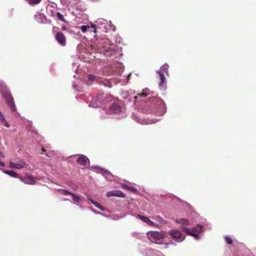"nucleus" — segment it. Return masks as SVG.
<instances>
[{
    "label": "nucleus",
    "mask_w": 256,
    "mask_h": 256,
    "mask_svg": "<svg viewBox=\"0 0 256 256\" xmlns=\"http://www.w3.org/2000/svg\"><path fill=\"white\" fill-rule=\"evenodd\" d=\"M179 222L180 224H184V225H186V226H188L190 224L189 220L186 218L180 219L179 220Z\"/></svg>",
    "instance_id": "20"
},
{
    "label": "nucleus",
    "mask_w": 256,
    "mask_h": 256,
    "mask_svg": "<svg viewBox=\"0 0 256 256\" xmlns=\"http://www.w3.org/2000/svg\"><path fill=\"white\" fill-rule=\"evenodd\" d=\"M10 166L12 168H16V163L14 162H10Z\"/></svg>",
    "instance_id": "30"
},
{
    "label": "nucleus",
    "mask_w": 256,
    "mask_h": 256,
    "mask_svg": "<svg viewBox=\"0 0 256 256\" xmlns=\"http://www.w3.org/2000/svg\"><path fill=\"white\" fill-rule=\"evenodd\" d=\"M62 30H66V26H62Z\"/></svg>",
    "instance_id": "34"
},
{
    "label": "nucleus",
    "mask_w": 256,
    "mask_h": 256,
    "mask_svg": "<svg viewBox=\"0 0 256 256\" xmlns=\"http://www.w3.org/2000/svg\"><path fill=\"white\" fill-rule=\"evenodd\" d=\"M108 197H110L112 196H117L120 198H125L126 195L122 191L119 190H116L112 191H110L106 192V194Z\"/></svg>",
    "instance_id": "8"
},
{
    "label": "nucleus",
    "mask_w": 256,
    "mask_h": 256,
    "mask_svg": "<svg viewBox=\"0 0 256 256\" xmlns=\"http://www.w3.org/2000/svg\"><path fill=\"white\" fill-rule=\"evenodd\" d=\"M160 100V102H162V103L163 102V101L162 100Z\"/></svg>",
    "instance_id": "37"
},
{
    "label": "nucleus",
    "mask_w": 256,
    "mask_h": 256,
    "mask_svg": "<svg viewBox=\"0 0 256 256\" xmlns=\"http://www.w3.org/2000/svg\"><path fill=\"white\" fill-rule=\"evenodd\" d=\"M110 108L112 110H113L115 112H117L120 110V108L118 104L114 102L112 104Z\"/></svg>",
    "instance_id": "15"
},
{
    "label": "nucleus",
    "mask_w": 256,
    "mask_h": 256,
    "mask_svg": "<svg viewBox=\"0 0 256 256\" xmlns=\"http://www.w3.org/2000/svg\"><path fill=\"white\" fill-rule=\"evenodd\" d=\"M59 192L60 193H61L62 194L64 195V196L72 194V193H71L70 192H68L67 190H64V189L60 190Z\"/></svg>",
    "instance_id": "22"
},
{
    "label": "nucleus",
    "mask_w": 256,
    "mask_h": 256,
    "mask_svg": "<svg viewBox=\"0 0 256 256\" xmlns=\"http://www.w3.org/2000/svg\"><path fill=\"white\" fill-rule=\"evenodd\" d=\"M106 172H108L107 170H105L104 174H106Z\"/></svg>",
    "instance_id": "39"
},
{
    "label": "nucleus",
    "mask_w": 256,
    "mask_h": 256,
    "mask_svg": "<svg viewBox=\"0 0 256 256\" xmlns=\"http://www.w3.org/2000/svg\"><path fill=\"white\" fill-rule=\"evenodd\" d=\"M71 196H72V200L75 202H80V198L79 196H77V195H75L73 194H71Z\"/></svg>",
    "instance_id": "21"
},
{
    "label": "nucleus",
    "mask_w": 256,
    "mask_h": 256,
    "mask_svg": "<svg viewBox=\"0 0 256 256\" xmlns=\"http://www.w3.org/2000/svg\"><path fill=\"white\" fill-rule=\"evenodd\" d=\"M168 68L169 66L166 63H165L161 66L159 71H161L162 73H165L167 76H168Z\"/></svg>",
    "instance_id": "13"
},
{
    "label": "nucleus",
    "mask_w": 256,
    "mask_h": 256,
    "mask_svg": "<svg viewBox=\"0 0 256 256\" xmlns=\"http://www.w3.org/2000/svg\"><path fill=\"white\" fill-rule=\"evenodd\" d=\"M96 25L94 24H91V27L94 28V30H93V32L94 34H96Z\"/></svg>",
    "instance_id": "31"
},
{
    "label": "nucleus",
    "mask_w": 256,
    "mask_h": 256,
    "mask_svg": "<svg viewBox=\"0 0 256 256\" xmlns=\"http://www.w3.org/2000/svg\"><path fill=\"white\" fill-rule=\"evenodd\" d=\"M188 234L190 235V236H192L194 237L196 239H198V234L194 233L192 231V230H190V234Z\"/></svg>",
    "instance_id": "27"
},
{
    "label": "nucleus",
    "mask_w": 256,
    "mask_h": 256,
    "mask_svg": "<svg viewBox=\"0 0 256 256\" xmlns=\"http://www.w3.org/2000/svg\"><path fill=\"white\" fill-rule=\"evenodd\" d=\"M106 98V96L104 94H98L92 100L90 106L96 108L105 106L107 102Z\"/></svg>",
    "instance_id": "1"
},
{
    "label": "nucleus",
    "mask_w": 256,
    "mask_h": 256,
    "mask_svg": "<svg viewBox=\"0 0 256 256\" xmlns=\"http://www.w3.org/2000/svg\"><path fill=\"white\" fill-rule=\"evenodd\" d=\"M56 14L58 20H60L62 22H66V20H65L62 14H61L60 12H57Z\"/></svg>",
    "instance_id": "19"
},
{
    "label": "nucleus",
    "mask_w": 256,
    "mask_h": 256,
    "mask_svg": "<svg viewBox=\"0 0 256 256\" xmlns=\"http://www.w3.org/2000/svg\"><path fill=\"white\" fill-rule=\"evenodd\" d=\"M88 28H90V26L88 25L80 26V30L83 32H85Z\"/></svg>",
    "instance_id": "26"
},
{
    "label": "nucleus",
    "mask_w": 256,
    "mask_h": 256,
    "mask_svg": "<svg viewBox=\"0 0 256 256\" xmlns=\"http://www.w3.org/2000/svg\"><path fill=\"white\" fill-rule=\"evenodd\" d=\"M150 236L152 240L156 241L162 239L164 238V235L160 232L154 231L150 233Z\"/></svg>",
    "instance_id": "7"
},
{
    "label": "nucleus",
    "mask_w": 256,
    "mask_h": 256,
    "mask_svg": "<svg viewBox=\"0 0 256 256\" xmlns=\"http://www.w3.org/2000/svg\"><path fill=\"white\" fill-rule=\"evenodd\" d=\"M20 180L21 182L26 184H34L36 182V178L29 174H26L24 178H20Z\"/></svg>",
    "instance_id": "6"
},
{
    "label": "nucleus",
    "mask_w": 256,
    "mask_h": 256,
    "mask_svg": "<svg viewBox=\"0 0 256 256\" xmlns=\"http://www.w3.org/2000/svg\"><path fill=\"white\" fill-rule=\"evenodd\" d=\"M41 0H29L28 2L30 4H36L40 2Z\"/></svg>",
    "instance_id": "25"
},
{
    "label": "nucleus",
    "mask_w": 256,
    "mask_h": 256,
    "mask_svg": "<svg viewBox=\"0 0 256 256\" xmlns=\"http://www.w3.org/2000/svg\"><path fill=\"white\" fill-rule=\"evenodd\" d=\"M88 79L90 81H95L97 80V77L93 74H89L88 76Z\"/></svg>",
    "instance_id": "24"
},
{
    "label": "nucleus",
    "mask_w": 256,
    "mask_h": 256,
    "mask_svg": "<svg viewBox=\"0 0 256 256\" xmlns=\"http://www.w3.org/2000/svg\"><path fill=\"white\" fill-rule=\"evenodd\" d=\"M138 217L143 222L148 224L150 226H152L154 222L148 217L138 214Z\"/></svg>",
    "instance_id": "11"
},
{
    "label": "nucleus",
    "mask_w": 256,
    "mask_h": 256,
    "mask_svg": "<svg viewBox=\"0 0 256 256\" xmlns=\"http://www.w3.org/2000/svg\"><path fill=\"white\" fill-rule=\"evenodd\" d=\"M182 231L188 234H190V230L188 229L186 227H182Z\"/></svg>",
    "instance_id": "28"
},
{
    "label": "nucleus",
    "mask_w": 256,
    "mask_h": 256,
    "mask_svg": "<svg viewBox=\"0 0 256 256\" xmlns=\"http://www.w3.org/2000/svg\"><path fill=\"white\" fill-rule=\"evenodd\" d=\"M94 37H96V35H94Z\"/></svg>",
    "instance_id": "40"
},
{
    "label": "nucleus",
    "mask_w": 256,
    "mask_h": 256,
    "mask_svg": "<svg viewBox=\"0 0 256 256\" xmlns=\"http://www.w3.org/2000/svg\"><path fill=\"white\" fill-rule=\"evenodd\" d=\"M142 96L143 97H146V95L144 94H142Z\"/></svg>",
    "instance_id": "35"
},
{
    "label": "nucleus",
    "mask_w": 256,
    "mask_h": 256,
    "mask_svg": "<svg viewBox=\"0 0 256 256\" xmlns=\"http://www.w3.org/2000/svg\"><path fill=\"white\" fill-rule=\"evenodd\" d=\"M55 39L57 42L62 46H64L66 44V38L64 34L58 32L54 36Z\"/></svg>",
    "instance_id": "5"
},
{
    "label": "nucleus",
    "mask_w": 256,
    "mask_h": 256,
    "mask_svg": "<svg viewBox=\"0 0 256 256\" xmlns=\"http://www.w3.org/2000/svg\"><path fill=\"white\" fill-rule=\"evenodd\" d=\"M122 188L126 189V190H130L132 192H137V190L134 188V187L133 186H128V185H126L125 184H124L122 186Z\"/></svg>",
    "instance_id": "16"
},
{
    "label": "nucleus",
    "mask_w": 256,
    "mask_h": 256,
    "mask_svg": "<svg viewBox=\"0 0 256 256\" xmlns=\"http://www.w3.org/2000/svg\"><path fill=\"white\" fill-rule=\"evenodd\" d=\"M42 152H45V151H46V150H45V149H44V148L43 147V148H42Z\"/></svg>",
    "instance_id": "36"
},
{
    "label": "nucleus",
    "mask_w": 256,
    "mask_h": 256,
    "mask_svg": "<svg viewBox=\"0 0 256 256\" xmlns=\"http://www.w3.org/2000/svg\"><path fill=\"white\" fill-rule=\"evenodd\" d=\"M91 202L96 208H99L100 210H104V208L103 206L98 202L94 200H92Z\"/></svg>",
    "instance_id": "18"
},
{
    "label": "nucleus",
    "mask_w": 256,
    "mask_h": 256,
    "mask_svg": "<svg viewBox=\"0 0 256 256\" xmlns=\"http://www.w3.org/2000/svg\"><path fill=\"white\" fill-rule=\"evenodd\" d=\"M5 166V164L4 162H0V166L2 167H4Z\"/></svg>",
    "instance_id": "33"
},
{
    "label": "nucleus",
    "mask_w": 256,
    "mask_h": 256,
    "mask_svg": "<svg viewBox=\"0 0 256 256\" xmlns=\"http://www.w3.org/2000/svg\"><path fill=\"white\" fill-rule=\"evenodd\" d=\"M3 172L11 176L18 178L19 179L20 178V177H19V174L18 173L14 172V170H4Z\"/></svg>",
    "instance_id": "12"
},
{
    "label": "nucleus",
    "mask_w": 256,
    "mask_h": 256,
    "mask_svg": "<svg viewBox=\"0 0 256 256\" xmlns=\"http://www.w3.org/2000/svg\"><path fill=\"white\" fill-rule=\"evenodd\" d=\"M46 156H48V157H50V156H49L48 154H46Z\"/></svg>",
    "instance_id": "38"
},
{
    "label": "nucleus",
    "mask_w": 256,
    "mask_h": 256,
    "mask_svg": "<svg viewBox=\"0 0 256 256\" xmlns=\"http://www.w3.org/2000/svg\"><path fill=\"white\" fill-rule=\"evenodd\" d=\"M0 122L3 124L7 127V128H8L10 126V125L5 120V118H4V121H0Z\"/></svg>",
    "instance_id": "29"
},
{
    "label": "nucleus",
    "mask_w": 256,
    "mask_h": 256,
    "mask_svg": "<svg viewBox=\"0 0 256 256\" xmlns=\"http://www.w3.org/2000/svg\"><path fill=\"white\" fill-rule=\"evenodd\" d=\"M226 241L229 244H232L233 242L232 238L229 236H226L224 238Z\"/></svg>",
    "instance_id": "23"
},
{
    "label": "nucleus",
    "mask_w": 256,
    "mask_h": 256,
    "mask_svg": "<svg viewBox=\"0 0 256 256\" xmlns=\"http://www.w3.org/2000/svg\"><path fill=\"white\" fill-rule=\"evenodd\" d=\"M88 158L84 155H79L78 158L77 159V163L81 166H86L87 164V161Z\"/></svg>",
    "instance_id": "9"
},
{
    "label": "nucleus",
    "mask_w": 256,
    "mask_h": 256,
    "mask_svg": "<svg viewBox=\"0 0 256 256\" xmlns=\"http://www.w3.org/2000/svg\"><path fill=\"white\" fill-rule=\"evenodd\" d=\"M4 116L0 112V122L4 120Z\"/></svg>",
    "instance_id": "32"
},
{
    "label": "nucleus",
    "mask_w": 256,
    "mask_h": 256,
    "mask_svg": "<svg viewBox=\"0 0 256 256\" xmlns=\"http://www.w3.org/2000/svg\"><path fill=\"white\" fill-rule=\"evenodd\" d=\"M102 42L104 45L102 46V48L100 49L101 52H102L105 56H111L115 52L114 50L110 47H107L105 44L106 42H109L108 40V39H104L102 40Z\"/></svg>",
    "instance_id": "3"
},
{
    "label": "nucleus",
    "mask_w": 256,
    "mask_h": 256,
    "mask_svg": "<svg viewBox=\"0 0 256 256\" xmlns=\"http://www.w3.org/2000/svg\"><path fill=\"white\" fill-rule=\"evenodd\" d=\"M26 164V162L24 160H22L18 161L17 163H16V168L17 169H21L25 166Z\"/></svg>",
    "instance_id": "14"
},
{
    "label": "nucleus",
    "mask_w": 256,
    "mask_h": 256,
    "mask_svg": "<svg viewBox=\"0 0 256 256\" xmlns=\"http://www.w3.org/2000/svg\"><path fill=\"white\" fill-rule=\"evenodd\" d=\"M203 230V226L202 225H198L192 229L194 232H201Z\"/></svg>",
    "instance_id": "17"
},
{
    "label": "nucleus",
    "mask_w": 256,
    "mask_h": 256,
    "mask_svg": "<svg viewBox=\"0 0 256 256\" xmlns=\"http://www.w3.org/2000/svg\"><path fill=\"white\" fill-rule=\"evenodd\" d=\"M3 95L6 102L8 105L11 110L12 112H15L16 110V108L14 104V98L12 94L6 91L4 92Z\"/></svg>",
    "instance_id": "2"
},
{
    "label": "nucleus",
    "mask_w": 256,
    "mask_h": 256,
    "mask_svg": "<svg viewBox=\"0 0 256 256\" xmlns=\"http://www.w3.org/2000/svg\"><path fill=\"white\" fill-rule=\"evenodd\" d=\"M157 73L159 74L160 78V81L159 83V86H162L164 83H166L165 76L164 75V74L162 73L161 71H158Z\"/></svg>",
    "instance_id": "10"
},
{
    "label": "nucleus",
    "mask_w": 256,
    "mask_h": 256,
    "mask_svg": "<svg viewBox=\"0 0 256 256\" xmlns=\"http://www.w3.org/2000/svg\"><path fill=\"white\" fill-rule=\"evenodd\" d=\"M170 235L178 242H182L185 238L182 236L179 230L176 229L172 230L170 232Z\"/></svg>",
    "instance_id": "4"
}]
</instances>
